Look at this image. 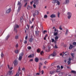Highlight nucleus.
Instances as JSON below:
<instances>
[{
  "label": "nucleus",
  "mask_w": 76,
  "mask_h": 76,
  "mask_svg": "<svg viewBox=\"0 0 76 76\" xmlns=\"http://www.w3.org/2000/svg\"><path fill=\"white\" fill-rule=\"evenodd\" d=\"M39 15V12L38 10H36L34 12V13L33 14V16L35 17L36 16H38Z\"/></svg>",
  "instance_id": "nucleus-3"
},
{
  "label": "nucleus",
  "mask_w": 76,
  "mask_h": 76,
  "mask_svg": "<svg viewBox=\"0 0 76 76\" xmlns=\"http://www.w3.org/2000/svg\"><path fill=\"white\" fill-rule=\"evenodd\" d=\"M19 26L18 25V24H16L14 26V30H15L16 28H18Z\"/></svg>",
  "instance_id": "nucleus-13"
},
{
  "label": "nucleus",
  "mask_w": 76,
  "mask_h": 76,
  "mask_svg": "<svg viewBox=\"0 0 76 76\" xmlns=\"http://www.w3.org/2000/svg\"><path fill=\"white\" fill-rule=\"evenodd\" d=\"M67 15L68 16L67 18L69 19H70L72 17V12H68L67 13Z\"/></svg>",
  "instance_id": "nucleus-4"
},
{
  "label": "nucleus",
  "mask_w": 76,
  "mask_h": 76,
  "mask_svg": "<svg viewBox=\"0 0 76 76\" xmlns=\"http://www.w3.org/2000/svg\"><path fill=\"white\" fill-rule=\"evenodd\" d=\"M57 68L58 69H60V66H57Z\"/></svg>",
  "instance_id": "nucleus-46"
},
{
  "label": "nucleus",
  "mask_w": 76,
  "mask_h": 76,
  "mask_svg": "<svg viewBox=\"0 0 76 76\" xmlns=\"http://www.w3.org/2000/svg\"><path fill=\"white\" fill-rule=\"evenodd\" d=\"M63 73L62 72L60 73H59V75L60 76H62L63 75Z\"/></svg>",
  "instance_id": "nucleus-38"
},
{
  "label": "nucleus",
  "mask_w": 76,
  "mask_h": 76,
  "mask_svg": "<svg viewBox=\"0 0 76 76\" xmlns=\"http://www.w3.org/2000/svg\"><path fill=\"white\" fill-rule=\"evenodd\" d=\"M27 42V41L26 40L25 41V42H24V44H26V43Z\"/></svg>",
  "instance_id": "nucleus-58"
},
{
  "label": "nucleus",
  "mask_w": 76,
  "mask_h": 76,
  "mask_svg": "<svg viewBox=\"0 0 76 76\" xmlns=\"http://www.w3.org/2000/svg\"><path fill=\"white\" fill-rule=\"evenodd\" d=\"M42 65V64L41 63H40L39 64V70H40L41 69V66Z\"/></svg>",
  "instance_id": "nucleus-11"
},
{
  "label": "nucleus",
  "mask_w": 76,
  "mask_h": 76,
  "mask_svg": "<svg viewBox=\"0 0 76 76\" xmlns=\"http://www.w3.org/2000/svg\"><path fill=\"white\" fill-rule=\"evenodd\" d=\"M22 71H23V72H25V69L24 68L22 69Z\"/></svg>",
  "instance_id": "nucleus-47"
},
{
  "label": "nucleus",
  "mask_w": 76,
  "mask_h": 76,
  "mask_svg": "<svg viewBox=\"0 0 76 76\" xmlns=\"http://www.w3.org/2000/svg\"><path fill=\"white\" fill-rule=\"evenodd\" d=\"M32 8V6H29V5L27 7V9H31Z\"/></svg>",
  "instance_id": "nucleus-18"
},
{
  "label": "nucleus",
  "mask_w": 76,
  "mask_h": 76,
  "mask_svg": "<svg viewBox=\"0 0 76 76\" xmlns=\"http://www.w3.org/2000/svg\"><path fill=\"white\" fill-rule=\"evenodd\" d=\"M23 20V17H22L20 18V21L21 22H22Z\"/></svg>",
  "instance_id": "nucleus-25"
},
{
  "label": "nucleus",
  "mask_w": 76,
  "mask_h": 76,
  "mask_svg": "<svg viewBox=\"0 0 76 76\" xmlns=\"http://www.w3.org/2000/svg\"><path fill=\"white\" fill-rule=\"evenodd\" d=\"M54 48H58L57 47V45H55Z\"/></svg>",
  "instance_id": "nucleus-45"
},
{
  "label": "nucleus",
  "mask_w": 76,
  "mask_h": 76,
  "mask_svg": "<svg viewBox=\"0 0 76 76\" xmlns=\"http://www.w3.org/2000/svg\"><path fill=\"white\" fill-rule=\"evenodd\" d=\"M42 48L43 50H45V45H44L42 47Z\"/></svg>",
  "instance_id": "nucleus-34"
},
{
  "label": "nucleus",
  "mask_w": 76,
  "mask_h": 76,
  "mask_svg": "<svg viewBox=\"0 0 76 76\" xmlns=\"http://www.w3.org/2000/svg\"><path fill=\"white\" fill-rule=\"evenodd\" d=\"M59 29L60 30H63V28H61V26H60L59 27Z\"/></svg>",
  "instance_id": "nucleus-42"
},
{
  "label": "nucleus",
  "mask_w": 76,
  "mask_h": 76,
  "mask_svg": "<svg viewBox=\"0 0 76 76\" xmlns=\"http://www.w3.org/2000/svg\"><path fill=\"white\" fill-rule=\"evenodd\" d=\"M50 75H53V74H54V73H56V71H50Z\"/></svg>",
  "instance_id": "nucleus-14"
},
{
  "label": "nucleus",
  "mask_w": 76,
  "mask_h": 76,
  "mask_svg": "<svg viewBox=\"0 0 76 76\" xmlns=\"http://www.w3.org/2000/svg\"><path fill=\"white\" fill-rule=\"evenodd\" d=\"M73 46L72 45H71L69 47V50H71V49H72L73 48Z\"/></svg>",
  "instance_id": "nucleus-24"
},
{
  "label": "nucleus",
  "mask_w": 76,
  "mask_h": 76,
  "mask_svg": "<svg viewBox=\"0 0 76 76\" xmlns=\"http://www.w3.org/2000/svg\"><path fill=\"white\" fill-rule=\"evenodd\" d=\"M34 18H32L31 19V21H32V22H33V21H34Z\"/></svg>",
  "instance_id": "nucleus-54"
},
{
  "label": "nucleus",
  "mask_w": 76,
  "mask_h": 76,
  "mask_svg": "<svg viewBox=\"0 0 76 76\" xmlns=\"http://www.w3.org/2000/svg\"><path fill=\"white\" fill-rule=\"evenodd\" d=\"M61 69H63V66H61Z\"/></svg>",
  "instance_id": "nucleus-62"
},
{
  "label": "nucleus",
  "mask_w": 76,
  "mask_h": 76,
  "mask_svg": "<svg viewBox=\"0 0 76 76\" xmlns=\"http://www.w3.org/2000/svg\"><path fill=\"white\" fill-rule=\"evenodd\" d=\"M37 75H38V76H39V73H37L36 74H35V73L34 74V76H36Z\"/></svg>",
  "instance_id": "nucleus-28"
},
{
  "label": "nucleus",
  "mask_w": 76,
  "mask_h": 76,
  "mask_svg": "<svg viewBox=\"0 0 76 76\" xmlns=\"http://www.w3.org/2000/svg\"><path fill=\"white\" fill-rule=\"evenodd\" d=\"M47 18H48V15H44V19H47Z\"/></svg>",
  "instance_id": "nucleus-22"
},
{
  "label": "nucleus",
  "mask_w": 76,
  "mask_h": 76,
  "mask_svg": "<svg viewBox=\"0 0 76 76\" xmlns=\"http://www.w3.org/2000/svg\"><path fill=\"white\" fill-rule=\"evenodd\" d=\"M69 0H65V2L64 3V4H69Z\"/></svg>",
  "instance_id": "nucleus-9"
},
{
  "label": "nucleus",
  "mask_w": 76,
  "mask_h": 76,
  "mask_svg": "<svg viewBox=\"0 0 76 76\" xmlns=\"http://www.w3.org/2000/svg\"><path fill=\"white\" fill-rule=\"evenodd\" d=\"M42 74H43V73H44V71H43V70H42Z\"/></svg>",
  "instance_id": "nucleus-63"
},
{
  "label": "nucleus",
  "mask_w": 76,
  "mask_h": 76,
  "mask_svg": "<svg viewBox=\"0 0 76 76\" xmlns=\"http://www.w3.org/2000/svg\"><path fill=\"white\" fill-rule=\"evenodd\" d=\"M8 74L9 75L12 74V71H9L8 72Z\"/></svg>",
  "instance_id": "nucleus-35"
},
{
  "label": "nucleus",
  "mask_w": 76,
  "mask_h": 76,
  "mask_svg": "<svg viewBox=\"0 0 76 76\" xmlns=\"http://www.w3.org/2000/svg\"><path fill=\"white\" fill-rule=\"evenodd\" d=\"M33 61V59H31L30 60V61Z\"/></svg>",
  "instance_id": "nucleus-59"
},
{
  "label": "nucleus",
  "mask_w": 76,
  "mask_h": 76,
  "mask_svg": "<svg viewBox=\"0 0 76 76\" xmlns=\"http://www.w3.org/2000/svg\"><path fill=\"white\" fill-rule=\"evenodd\" d=\"M13 63L15 66H16L17 64H18V61H17V60H15L14 61Z\"/></svg>",
  "instance_id": "nucleus-7"
},
{
  "label": "nucleus",
  "mask_w": 76,
  "mask_h": 76,
  "mask_svg": "<svg viewBox=\"0 0 76 76\" xmlns=\"http://www.w3.org/2000/svg\"><path fill=\"white\" fill-rule=\"evenodd\" d=\"M32 48L31 46H28L27 47V49L28 50H31V49Z\"/></svg>",
  "instance_id": "nucleus-29"
},
{
  "label": "nucleus",
  "mask_w": 76,
  "mask_h": 76,
  "mask_svg": "<svg viewBox=\"0 0 76 76\" xmlns=\"http://www.w3.org/2000/svg\"><path fill=\"white\" fill-rule=\"evenodd\" d=\"M64 54H65V56H67V55H69V53H68V52H63L62 53H61L60 54V56H62V55H63L62 57H63Z\"/></svg>",
  "instance_id": "nucleus-5"
},
{
  "label": "nucleus",
  "mask_w": 76,
  "mask_h": 76,
  "mask_svg": "<svg viewBox=\"0 0 76 76\" xmlns=\"http://www.w3.org/2000/svg\"><path fill=\"white\" fill-rule=\"evenodd\" d=\"M33 1H32L31 2L30 4L31 5H32V4H33Z\"/></svg>",
  "instance_id": "nucleus-49"
},
{
  "label": "nucleus",
  "mask_w": 76,
  "mask_h": 76,
  "mask_svg": "<svg viewBox=\"0 0 76 76\" xmlns=\"http://www.w3.org/2000/svg\"><path fill=\"white\" fill-rule=\"evenodd\" d=\"M50 17L51 18H56V15L55 14H53L50 15Z\"/></svg>",
  "instance_id": "nucleus-10"
},
{
  "label": "nucleus",
  "mask_w": 76,
  "mask_h": 76,
  "mask_svg": "<svg viewBox=\"0 0 76 76\" xmlns=\"http://www.w3.org/2000/svg\"><path fill=\"white\" fill-rule=\"evenodd\" d=\"M39 60V59L37 58H35V61H36V62H38Z\"/></svg>",
  "instance_id": "nucleus-27"
},
{
  "label": "nucleus",
  "mask_w": 76,
  "mask_h": 76,
  "mask_svg": "<svg viewBox=\"0 0 76 76\" xmlns=\"http://www.w3.org/2000/svg\"><path fill=\"white\" fill-rule=\"evenodd\" d=\"M67 63L68 65H69V64H70L71 63L70 61H68Z\"/></svg>",
  "instance_id": "nucleus-43"
},
{
  "label": "nucleus",
  "mask_w": 76,
  "mask_h": 76,
  "mask_svg": "<svg viewBox=\"0 0 76 76\" xmlns=\"http://www.w3.org/2000/svg\"><path fill=\"white\" fill-rule=\"evenodd\" d=\"M16 48H17V47H18V44H17L16 45Z\"/></svg>",
  "instance_id": "nucleus-60"
},
{
  "label": "nucleus",
  "mask_w": 76,
  "mask_h": 76,
  "mask_svg": "<svg viewBox=\"0 0 76 76\" xmlns=\"http://www.w3.org/2000/svg\"><path fill=\"white\" fill-rule=\"evenodd\" d=\"M1 56L2 58L4 56V55H3V53H1Z\"/></svg>",
  "instance_id": "nucleus-48"
},
{
  "label": "nucleus",
  "mask_w": 76,
  "mask_h": 76,
  "mask_svg": "<svg viewBox=\"0 0 76 76\" xmlns=\"http://www.w3.org/2000/svg\"><path fill=\"white\" fill-rule=\"evenodd\" d=\"M45 32H47V31H46V30L44 31H43L44 34H45Z\"/></svg>",
  "instance_id": "nucleus-55"
},
{
  "label": "nucleus",
  "mask_w": 76,
  "mask_h": 76,
  "mask_svg": "<svg viewBox=\"0 0 76 76\" xmlns=\"http://www.w3.org/2000/svg\"><path fill=\"white\" fill-rule=\"evenodd\" d=\"M53 33L54 36H57L58 35V30L56 28H55Z\"/></svg>",
  "instance_id": "nucleus-2"
},
{
  "label": "nucleus",
  "mask_w": 76,
  "mask_h": 76,
  "mask_svg": "<svg viewBox=\"0 0 76 76\" xmlns=\"http://www.w3.org/2000/svg\"><path fill=\"white\" fill-rule=\"evenodd\" d=\"M56 72H60V69H58L56 70Z\"/></svg>",
  "instance_id": "nucleus-30"
},
{
  "label": "nucleus",
  "mask_w": 76,
  "mask_h": 76,
  "mask_svg": "<svg viewBox=\"0 0 76 76\" xmlns=\"http://www.w3.org/2000/svg\"><path fill=\"white\" fill-rule=\"evenodd\" d=\"M68 60H69V61H71V58H69Z\"/></svg>",
  "instance_id": "nucleus-56"
},
{
  "label": "nucleus",
  "mask_w": 76,
  "mask_h": 76,
  "mask_svg": "<svg viewBox=\"0 0 76 76\" xmlns=\"http://www.w3.org/2000/svg\"><path fill=\"white\" fill-rule=\"evenodd\" d=\"M9 37H10V35L9 34H8L7 37V38H9Z\"/></svg>",
  "instance_id": "nucleus-52"
},
{
  "label": "nucleus",
  "mask_w": 76,
  "mask_h": 76,
  "mask_svg": "<svg viewBox=\"0 0 76 76\" xmlns=\"http://www.w3.org/2000/svg\"><path fill=\"white\" fill-rule=\"evenodd\" d=\"M17 5L18 6H20V7H22V4H21V3L19 1H18Z\"/></svg>",
  "instance_id": "nucleus-12"
},
{
  "label": "nucleus",
  "mask_w": 76,
  "mask_h": 76,
  "mask_svg": "<svg viewBox=\"0 0 76 76\" xmlns=\"http://www.w3.org/2000/svg\"><path fill=\"white\" fill-rule=\"evenodd\" d=\"M22 57L19 56L18 58L19 60V61H21V60H22Z\"/></svg>",
  "instance_id": "nucleus-19"
},
{
  "label": "nucleus",
  "mask_w": 76,
  "mask_h": 76,
  "mask_svg": "<svg viewBox=\"0 0 76 76\" xmlns=\"http://www.w3.org/2000/svg\"><path fill=\"white\" fill-rule=\"evenodd\" d=\"M21 9V7L20 6H19L18 7V12H20V10Z\"/></svg>",
  "instance_id": "nucleus-17"
},
{
  "label": "nucleus",
  "mask_w": 76,
  "mask_h": 76,
  "mask_svg": "<svg viewBox=\"0 0 76 76\" xmlns=\"http://www.w3.org/2000/svg\"><path fill=\"white\" fill-rule=\"evenodd\" d=\"M72 44L74 45H76V42H74Z\"/></svg>",
  "instance_id": "nucleus-41"
},
{
  "label": "nucleus",
  "mask_w": 76,
  "mask_h": 76,
  "mask_svg": "<svg viewBox=\"0 0 76 76\" xmlns=\"http://www.w3.org/2000/svg\"><path fill=\"white\" fill-rule=\"evenodd\" d=\"M57 1V0H53L52 1V2L54 4L55 3H56V1Z\"/></svg>",
  "instance_id": "nucleus-31"
},
{
  "label": "nucleus",
  "mask_w": 76,
  "mask_h": 76,
  "mask_svg": "<svg viewBox=\"0 0 76 76\" xmlns=\"http://www.w3.org/2000/svg\"><path fill=\"white\" fill-rule=\"evenodd\" d=\"M69 31V30H68V29H66V32L65 33V35H68V32Z\"/></svg>",
  "instance_id": "nucleus-26"
},
{
  "label": "nucleus",
  "mask_w": 76,
  "mask_h": 76,
  "mask_svg": "<svg viewBox=\"0 0 76 76\" xmlns=\"http://www.w3.org/2000/svg\"><path fill=\"white\" fill-rule=\"evenodd\" d=\"M44 51H42L41 52H40V55H42V54H44Z\"/></svg>",
  "instance_id": "nucleus-37"
},
{
  "label": "nucleus",
  "mask_w": 76,
  "mask_h": 76,
  "mask_svg": "<svg viewBox=\"0 0 76 76\" xmlns=\"http://www.w3.org/2000/svg\"><path fill=\"white\" fill-rule=\"evenodd\" d=\"M27 4H28V3H26L24 5V6L25 7H26V6Z\"/></svg>",
  "instance_id": "nucleus-61"
},
{
  "label": "nucleus",
  "mask_w": 76,
  "mask_h": 76,
  "mask_svg": "<svg viewBox=\"0 0 76 76\" xmlns=\"http://www.w3.org/2000/svg\"><path fill=\"white\" fill-rule=\"evenodd\" d=\"M56 3L57 5H58V6L60 5V1H58V0H57Z\"/></svg>",
  "instance_id": "nucleus-15"
},
{
  "label": "nucleus",
  "mask_w": 76,
  "mask_h": 76,
  "mask_svg": "<svg viewBox=\"0 0 76 76\" xmlns=\"http://www.w3.org/2000/svg\"><path fill=\"white\" fill-rule=\"evenodd\" d=\"M52 42H54V39H52Z\"/></svg>",
  "instance_id": "nucleus-53"
},
{
  "label": "nucleus",
  "mask_w": 76,
  "mask_h": 76,
  "mask_svg": "<svg viewBox=\"0 0 76 76\" xmlns=\"http://www.w3.org/2000/svg\"><path fill=\"white\" fill-rule=\"evenodd\" d=\"M40 51H41V50H40V49H38L37 50V53H40Z\"/></svg>",
  "instance_id": "nucleus-32"
},
{
  "label": "nucleus",
  "mask_w": 76,
  "mask_h": 76,
  "mask_svg": "<svg viewBox=\"0 0 76 76\" xmlns=\"http://www.w3.org/2000/svg\"><path fill=\"white\" fill-rule=\"evenodd\" d=\"M18 70L19 71H20V67H19Z\"/></svg>",
  "instance_id": "nucleus-57"
},
{
  "label": "nucleus",
  "mask_w": 76,
  "mask_h": 76,
  "mask_svg": "<svg viewBox=\"0 0 76 76\" xmlns=\"http://www.w3.org/2000/svg\"><path fill=\"white\" fill-rule=\"evenodd\" d=\"M71 73H74L75 74H76V71L74 70H72L71 71Z\"/></svg>",
  "instance_id": "nucleus-36"
},
{
  "label": "nucleus",
  "mask_w": 76,
  "mask_h": 76,
  "mask_svg": "<svg viewBox=\"0 0 76 76\" xmlns=\"http://www.w3.org/2000/svg\"><path fill=\"white\" fill-rule=\"evenodd\" d=\"M28 58H31L32 57H34V54H31L28 56Z\"/></svg>",
  "instance_id": "nucleus-16"
},
{
  "label": "nucleus",
  "mask_w": 76,
  "mask_h": 76,
  "mask_svg": "<svg viewBox=\"0 0 76 76\" xmlns=\"http://www.w3.org/2000/svg\"><path fill=\"white\" fill-rule=\"evenodd\" d=\"M48 49L49 50L50 49V48H54V46H53L50 43H49L48 44Z\"/></svg>",
  "instance_id": "nucleus-6"
},
{
  "label": "nucleus",
  "mask_w": 76,
  "mask_h": 76,
  "mask_svg": "<svg viewBox=\"0 0 76 76\" xmlns=\"http://www.w3.org/2000/svg\"><path fill=\"white\" fill-rule=\"evenodd\" d=\"M8 67L9 70H12L13 69V67H10L9 65H8Z\"/></svg>",
  "instance_id": "nucleus-23"
},
{
  "label": "nucleus",
  "mask_w": 76,
  "mask_h": 76,
  "mask_svg": "<svg viewBox=\"0 0 76 76\" xmlns=\"http://www.w3.org/2000/svg\"><path fill=\"white\" fill-rule=\"evenodd\" d=\"M47 37H48V34H46L45 37L44 38H47Z\"/></svg>",
  "instance_id": "nucleus-51"
},
{
  "label": "nucleus",
  "mask_w": 76,
  "mask_h": 76,
  "mask_svg": "<svg viewBox=\"0 0 76 76\" xmlns=\"http://www.w3.org/2000/svg\"><path fill=\"white\" fill-rule=\"evenodd\" d=\"M18 35H17L15 36V38H18Z\"/></svg>",
  "instance_id": "nucleus-50"
},
{
  "label": "nucleus",
  "mask_w": 76,
  "mask_h": 76,
  "mask_svg": "<svg viewBox=\"0 0 76 76\" xmlns=\"http://www.w3.org/2000/svg\"><path fill=\"white\" fill-rule=\"evenodd\" d=\"M33 6L34 8H36V5L35 4H34L33 5Z\"/></svg>",
  "instance_id": "nucleus-44"
},
{
  "label": "nucleus",
  "mask_w": 76,
  "mask_h": 76,
  "mask_svg": "<svg viewBox=\"0 0 76 76\" xmlns=\"http://www.w3.org/2000/svg\"><path fill=\"white\" fill-rule=\"evenodd\" d=\"M39 34V31H35V34L36 35H38V34Z\"/></svg>",
  "instance_id": "nucleus-33"
},
{
  "label": "nucleus",
  "mask_w": 76,
  "mask_h": 76,
  "mask_svg": "<svg viewBox=\"0 0 76 76\" xmlns=\"http://www.w3.org/2000/svg\"><path fill=\"white\" fill-rule=\"evenodd\" d=\"M15 53L16 54H18V52H19V50L18 49H16L15 50Z\"/></svg>",
  "instance_id": "nucleus-21"
},
{
  "label": "nucleus",
  "mask_w": 76,
  "mask_h": 76,
  "mask_svg": "<svg viewBox=\"0 0 76 76\" xmlns=\"http://www.w3.org/2000/svg\"><path fill=\"white\" fill-rule=\"evenodd\" d=\"M10 12H11V9L9 8L6 11V13H9Z\"/></svg>",
  "instance_id": "nucleus-8"
},
{
  "label": "nucleus",
  "mask_w": 76,
  "mask_h": 76,
  "mask_svg": "<svg viewBox=\"0 0 76 76\" xmlns=\"http://www.w3.org/2000/svg\"><path fill=\"white\" fill-rule=\"evenodd\" d=\"M48 62H47V61H45V64H46V63H47Z\"/></svg>",
  "instance_id": "nucleus-64"
},
{
  "label": "nucleus",
  "mask_w": 76,
  "mask_h": 76,
  "mask_svg": "<svg viewBox=\"0 0 76 76\" xmlns=\"http://www.w3.org/2000/svg\"><path fill=\"white\" fill-rule=\"evenodd\" d=\"M60 13L59 12H58L57 13L58 16V18H59L60 17Z\"/></svg>",
  "instance_id": "nucleus-39"
},
{
  "label": "nucleus",
  "mask_w": 76,
  "mask_h": 76,
  "mask_svg": "<svg viewBox=\"0 0 76 76\" xmlns=\"http://www.w3.org/2000/svg\"><path fill=\"white\" fill-rule=\"evenodd\" d=\"M33 39L32 38H30L29 39V41L30 42H31L32 41Z\"/></svg>",
  "instance_id": "nucleus-40"
},
{
  "label": "nucleus",
  "mask_w": 76,
  "mask_h": 76,
  "mask_svg": "<svg viewBox=\"0 0 76 76\" xmlns=\"http://www.w3.org/2000/svg\"><path fill=\"white\" fill-rule=\"evenodd\" d=\"M23 56V53L22 52L20 53L19 55V56H20V57H22Z\"/></svg>",
  "instance_id": "nucleus-20"
},
{
  "label": "nucleus",
  "mask_w": 76,
  "mask_h": 76,
  "mask_svg": "<svg viewBox=\"0 0 76 76\" xmlns=\"http://www.w3.org/2000/svg\"><path fill=\"white\" fill-rule=\"evenodd\" d=\"M56 50H55L54 51L53 54L49 56V58H50V59L54 58V57L56 56Z\"/></svg>",
  "instance_id": "nucleus-1"
}]
</instances>
